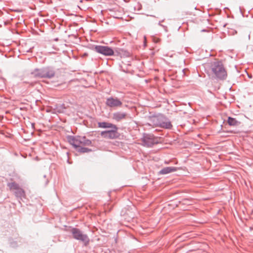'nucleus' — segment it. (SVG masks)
<instances>
[{
	"label": "nucleus",
	"instance_id": "obj_1",
	"mask_svg": "<svg viewBox=\"0 0 253 253\" xmlns=\"http://www.w3.org/2000/svg\"><path fill=\"white\" fill-rule=\"evenodd\" d=\"M68 140L70 144L76 148L79 152L88 153L91 151L90 149L84 147L91 144V141L87 139L85 136H68Z\"/></svg>",
	"mask_w": 253,
	"mask_h": 253
},
{
	"label": "nucleus",
	"instance_id": "obj_2",
	"mask_svg": "<svg viewBox=\"0 0 253 253\" xmlns=\"http://www.w3.org/2000/svg\"><path fill=\"white\" fill-rule=\"evenodd\" d=\"M211 69L215 78L220 80H223L226 78L227 72L221 61H216L212 63Z\"/></svg>",
	"mask_w": 253,
	"mask_h": 253
},
{
	"label": "nucleus",
	"instance_id": "obj_3",
	"mask_svg": "<svg viewBox=\"0 0 253 253\" xmlns=\"http://www.w3.org/2000/svg\"><path fill=\"white\" fill-rule=\"evenodd\" d=\"M31 74L36 78L50 79L55 76V71L52 68L46 67L41 69H36Z\"/></svg>",
	"mask_w": 253,
	"mask_h": 253
},
{
	"label": "nucleus",
	"instance_id": "obj_4",
	"mask_svg": "<svg viewBox=\"0 0 253 253\" xmlns=\"http://www.w3.org/2000/svg\"><path fill=\"white\" fill-rule=\"evenodd\" d=\"M71 232L75 239L83 242L85 246L88 245L89 243L88 236L87 235L84 234L80 229L73 228L71 229Z\"/></svg>",
	"mask_w": 253,
	"mask_h": 253
},
{
	"label": "nucleus",
	"instance_id": "obj_5",
	"mask_svg": "<svg viewBox=\"0 0 253 253\" xmlns=\"http://www.w3.org/2000/svg\"><path fill=\"white\" fill-rule=\"evenodd\" d=\"M142 145L147 147H152L154 145L158 143V138L153 134L144 133L141 138Z\"/></svg>",
	"mask_w": 253,
	"mask_h": 253
},
{
	"label": "nucleus",
	"instance_id": "obj_6",
	"mask_svg": "<svg viewBox=\"0 0 253 253\" xmlns=\"http://www.w3.org/2000/svg\"><path fill=\"white\" fill-rule=\"evenodd\" d=\"M110 130L101 131V136L106 139H115L119 136V133L118 132V128L116 125L111 127Z\"/></svg>",
	"mask_w": 253,
	"mask_h": 253
},
{
	"label": "nucleus",
	"instance_id": "obj_7",
	"mask_svg": "<svg viewBox=\"0 0 253 253\" xmlns=\"http://www.w3.org/2000/svg\"><path fill=\"white\" fill-rule=\"evenodd\" d=\"M7 186L9 187L10 191L14 192L16 197L22 199V197H25V192L24 190L19 186L18 184L14 182H9L7 183Z\"/></svg>",
	"mask_w": 253,
	"mask_h": 253
},
{
	"label": "nucleus",
	"instance_id": "obj_8",
	"mask_svg": "<svg viewBox=\"0 0 253 253\" xmlns=\"http://www.w3.org/2000/svg\"><path fill=\"white\" fill-rule=\"evenodd\" d=\"M94 50L96 52L105 56H111L114 53L112 48L107 46L95 45L94 47Z\"/></svg>",
	"mask_w": 253,
	"mask_h": 253
},
{
	"label": "nucleus",
	"instance_id": "obj_9",
	"mask_svg": "<svg viewBox=\"0 0 253 253\" xmlns=\"http://www.w3.org/2000/svg\"><path fill=\"white\" fill-rule=\"evenodd\" d=\"M106 105L110 108H117L121 107L122 101L117 97H110L106 99Z\"/></svg>",
	"mask_w": 253,
	"mask_h": 253
},
{
	"label": "nucleus",
	"instance_id": "obj_10",
	"mask_svg": "<svg viewBox=\"0 0 253 253\" xmlns=\"http://www.w3.org/2000/svg\"><path fill=\"white\" fill-rule=\"evenodd\" d=\"M159 119L157 117H154L152 118V121L153 122V124L155 126H160L161 127L169 129L172 127V125L170 121L166 119L165 121L163 122H159Z\"/></svg>",
	"mask_w": 253,
	"mask_h": 253
},
{
	"label": "nucleus",
	"instance_id": "obj_11",
	"mask_svg": "<svg viewBox=\"0 0 253 253\" xmlns=\"http://www.w3.org/2000/svg\"><path fill=\"white\" fill-rule=\"evenodd\" d=\"M126 113L121 112H117L113 114V119L117 122H119L126 118Z\"/></svg>",
	"mask_w": 253,
	"mask_h": 253
},
{
	"label": "nucleus",
	"instance_id": "obj_12",
	"mask_svg": "<svg viewBox=\"0 0 253 253\" xmlns=\"http://www.w3.org/2000/svg\"><path fill=\"white\" fill-rule=\"evenodd\" d=\"M176 170L177 168L175 167H165L160 171V173L161 174H166L175 171Z\"/></svg>",
	"mask_w": 253,
	"mask_h": 253
},
{
	"label": "nucleus",
	"instance_id": "obj_13",
	"mask_svg": "<svg viewBox=\"0 0 253 253\" xmlns=\"http://www.w3.org/2000/svg\"><path fill=\"white\" fill-rule=\"evenodd\" d=\"M115 125L107 123V122H99L98 123V126L99 127L101 128H111L113 126H114Z\"/></svg>",
	"mask_w": 253,
	"mask_h": 253
},
{
	"label": "nucleus",
	"instance_id": "obj_14",
	"mask_svg": "<svg viewBox=\"0 0 253 253\" xmlns=\"http://www.w3.org/2000/svg\"><path fill=\"white\" fill-rule=\"evenodd\" d=\"M228 123L230 126H237L240 124V122L237 121L235 119L229 117L228 118Z\"/></svg>",
	"mask_w": 253,
	"mask_h": 253
},
{
	"label": "nucleus",
	"instance_id": "obj_15",
	"mask_svg": "<svg viewBox=\"0 0 253 253\" xmlns=\"http://www.w3.org/2000/svg\"><path fill=\"white\" fill-rule=\"evenodd\" d=\"M158 25H160V26H164L163 25H162L161 24V21H160V22H159Z\"/></svg>",
	"mask_w": 253,
	"mask_h": 253
},
{
	"label": "nucleus",
	"instance_id": "obj_16",
	"mask_svg": "<svg viewBox=\"0 0 253 253\" xmlns=\"http://www.w3.org/2000/svg\"><path fill=\"white\" fill-rule=\"evenodd\" d=\"M250 36H251V35H250V34H249V35H248V38H249V40H250Z\"/></svg>",
	"mask_w": 253,
	"mask_h": 253
},
{
	"label": "nucleus",
	"instance_id": "obj_17",
	"mask_svg": "<svg viewBox=\"0 0 253 253\" xmlns=\"http://www.w3.org/2000/svg\"><path fill=\"white\" fill-rule=\"evenodd\" d=\"M252 36L253 38V33L252 34Z\"/></svg>",
	"mask_w": 253,
	"mask_h": 253
}]
</instances>
